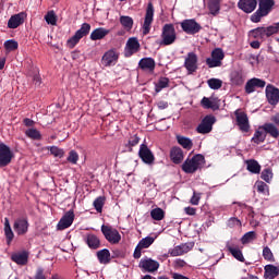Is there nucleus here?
Returning a JSON list of instances; mask_svg holds the SVG:
<instances>
[{"instance_id": "nucleus-1", "label": "nucleus", "mask_w": 279, "mask_h": 279, "mask_svg": "<svg viewBox=\"0 0 279 279\" xmlns=\"http://www.w3.org/2000/svg\"><path fill=\"white\" fill-rule=\"evenodd\" d=\"M206 165V158L197 154L192 158H187L182 165V171L184 173H195V171H199Z\"/></svg>"}, {"instance_id": "nucleus-2", "label": "nucleus", "mask_w": 279, "mask_h": 279, "mask_svg": "<svg viewBox=\"0 0 279 279\" xmlns=\"http://www.w3.org/2000/svg\"><path fill=\"white\" fill-rule=\"evenodd\" d=\"M178 40V34L175 33V26L173 24H165L161 31V39L159 45L161 47H169Z\"/></svg>"}, {"instance_id": "nucleus-3", "label": "nucleus", "mask_w": 279, "mask_h": 279, "mask_svg": "<svg viewBox=\"0 0 279 279\" xmlns=\"http://www.w3.org/2000/svg\"><path fill=\"white\" fill-rule=\"evenodd\" d=\"M274 5H276V1L274 0H259L257 11L251 15L252 23H260V19H263V16H267V14L271 12Z\"/></svg>"}, {"instance_id": "nucleus-4", "label": "nucleus", "mask_w": 279, "mask_h": 279, "mask_svg": "<svg viewBox=\"0 0 279 279\" xmlns=\"http://www.w3.org/2000/svg\"><path fill=\"white\" fill-rule=\"evenodd\" d=\"M101 232L106 241H108V243H110L111 245H117L118 243H121V233H119V230L110 226L102 225Z\"/></svg>"}, {"instance_id": "nucleus-5", "label": "nucleus", "mask_w": 279, "mask_h": 279, "mask_svg": "<svg viewBox=\"0 0 279 279\" xmlns=\"http://www.w3.org/2000/svg\"><path fill=\"white\" fill-rule=\"evenodd\" d=\"M236 125L240 130V132L247 133L250 132V118L247 117V113L245 111H242L241 109H236L234 111Z\"/></svg>"}, {"instance_id": "nucleus-6", "label": "nucleus", "mask_w": 279, "mask_h": 279, "mask_svg": "<svg viewBox=\"0 0 279 279\" xmlns=\"http://www.w3.org/2000/svg\"><path fill=\"white\" fill-rule=\"evenodd\" d=\"M88 34H90V24L83 23L81 28L75 32L74 36H72L68 40L69 47H71L73 49V47H75V45H77V43H80V40H82V38H84V36H88Z\"/></svg>"}, {"instance_id": "nucleus-7", "label": "nucleus", "mask_w": 279, "mask_h": 279, "mask_svg": "<svg viewBox=\"0 0 279 279\" xmlns=\"http://www.w3.org/2000/svg\"><path fill=\"white\" fill-rule=\"evenodd\" d=\"M223 58H226L223 50L221 48H216L211 51V58L206 59V64L209 69L221 66Z\"/></svg>"}, {"instance_id": "nucleus-8", "label": "nucleus", "mask_w": 279, "mask_h": 279, "mask_svg": "<svg viewBox=\"0 0 279 279\" xmlns=\"http://www.w3.org/2000/svg\"><path fill=\"white\" fill-rule=\"evenodd\" d=\"M217 122L215 116H206L196 128L198 134H210L213 125Z\"/></svg>"}, {"instance_id": "nucleus-9", "label": "nucleus", "mask_w": 279, "mask_h": 279, "mask_svg": "<svg viewBox=\"0 0 279 279\" xmlns=\"http://www.w3.org/2000/svg\"><path fill=\"white\" fill-rule=\"evenodd\" d=\"M181 29L185 34H190L191 36H195V34H199L202 32V25L197 23L195 20H184L181 22Z\"/></svg>"}, {"instance_id": "nucleus-10", "label": "nucleus", "mask_w": 279, "mask_h": 279, "mask_svg": "<svg viewBox=\"0 0 279 279\" xmlns=\"http://www.w3.org/2000/svg\"><path fill=\"white\" fill-rule=\"evenodd\" d=\"M12 158H14V154L10 146L0 143V167H8L12 162Z\"/></svg>"}, {"instance_id": "nucleus-11", "label": "nucleus", "mask_w": 279, "mask_h": 279, "mask_svg": "<svg viewBox=\"0 0 279 279\" xmlns=\"http://www.w3.org/2000/svg\"><path fill=\"white\" fill-rule=\"evenodd\" d=\"M142 271H147L148 274H154V271H158L160 267V263L149 257H144L140 260L138 265Z\"/></svg>"}, {"instance_id": "nucleus-12", "label": "nucleus", "mask_w": 279, "mask_h": 279, "mask_svg": "<svg viewBox=\"0 0 279 279\" xmlns=\"http://www.w3.org/2000/svg\"><path fill=\"white\" fill-rule=\"evenodd\" d=\"M138 51H141V43H138V38H129L124 48V57L132 58V56H134V53H138Z\"/></svg>"}, {"instance_id": "nucleus-13", "label": "nucleus", "mask_w": 279, "mask_h": 279, "mask_svg": "<svg viewBox=\"0 0 279 279\" xmlns=\"http://www.w3.org/2000/svg\"><path fill=\"white\" fill-rule=\"evenodd\" d=\"M151 23H154V4L149 2L146 9V14L143 24L144 36H147V34L151 32Z\"/></svg>"}, {"instance_id": "nucleus-14", "label": "nucleus", "mask_w": 279, "mask_h": 279, "mask_svg": "<svg viewBox=\"0 0 279 279\" xmlns=\"http://www.w3.org/2000/svg\"><path fill=\"white\" fill-rule=\"evenodd\" d=\"M154 241H156V238L154 236L143 238L134 250L133 258H141L143 250H147V247H151V245H154Z\"/></svg>"}, {"instance_id": "nucleus-15", "label": "nucleus", "mask_w": 279, "mask_h": 279, "mask_svg": "<svg viewBox=\"0 0 279 279\" xmlns=\"http://www.w3.org/2000/svg\"><path fill=\"white\" fill-rule=\"evenodd\" d=\"M117 62H119V51L117 49L106 51L101 58L102 66H114Z\"/></svg>"}, {"instance_id": "nucleus-16", "label": "nucleus", "mask_w": 279, "mask_h": 279, "mask_svg": "<svg viewBox=\"0 0 279 279\" xmlns=\"http://www.w3.org/2000/svg\"><path fill=\"white\" fill-rule=\"evenodd\" d=\"M13 230L19 236L25 235L29 231V221L25 217L15 219Z\"/></svg>"}, {"instance_id": "nucleus-17", "label": "nucleus", "mask_w": 279, "mask_h": 279, "mask_svg": "<svg viewBox=\"0 0 279 279\" xmlns=\"http://www.w3.org/2000/svg\"><path fill=\"white\" fill-rule=\"evenodd\" d=\"M138 156L145 165H154V160H156L154 153H151V149L145 144L140 146Z\"/></svg>"}, {"instance_id": "nucleus-18", "label": "nucleus", "mask_w": 279, "mask_h": 279, "mask_svg": "<svg viewBox=\"0 0 279 279\" xmlns=\"http://www.w3.org/2000/svg\"><path fill=\"white\" fill-rule=\"evenodd\" d=\"M197 54L195 52H189L185 57L184 68L189 75H193L197 71Z\"/></svg>"}, {"instance_id": "nucleus-19", "label": "nucleus", "mask_w": 279, "mask_h": 279, "mask_svg": "<svg viewBox=\"0 0 279 279\" xmlns=\"http://www.w3.org/2000/svg\"><path fill=\"white\" fill-rule=\"evenodd\" d=\"M73 221H75V214L73 210H69L58 222L57 229L66 230V228H71V226H73Z\"/></svg>"}, {"instance_id": "nucleus-20", "label": "nucleus", "mask_w": 279, "mask_h": 279, "mask_svg": "<svg viewBox=\"0 0 279 279\" xmlns=\"http://www.w3.org/2000/svg\"><path fill=\"white\" fill-rule=\"evenodd\" d=\"M11 260L15 263V265H20L21 267L27 265L29 263V252L20 251L11 254Z\"/></svg>"}, {"instance_id": "nucleus-21", "label": "nucleus", "mask_w": 279, "mask_h": 279, "mask_svg": "<svg viewBox=\"0 0 279 279\" xmlns=\"http://www.w3.org/2000/svg\"><path fill=\"white\" fill-rule=\"evenodd\" d=\"M83 241L89 250H99L101 247V240L95 233H86L83 235Z\"/></svg>"}, {"instance_id": "nucleus-22", "label": "nucleus", "mask_w": 279, "mask_h": 279, "mask_svg": "<svg viewBox=\"0 0 279 279\" xmlns=\"http://www.w3.org/2000/svg\"><path fill=\"white\" fill-rule=\"evenodd\" d=\"M266 98L270 106H278L279 102V89L272 85L266 86Z\"/></svg>"}, {"instance_id": "nucleus-23", "label": "nucleus", "mask_w": 279, "mask_h": 279, "mask_svg": "<svg viewBox=\"0 0 279 279\" xmlns=\"http://www.w3.org/2000/svg\"><path fill=\"white\" fill-rule=\"evenodd\" d=\"M266 84L267 83L260 78H251L246 82L245 93H247V95H252V93L256 90L255 88H265Z\"/></svg>"}, {"instance_id": "nucleus-24", "label": "nucleus", "mask_w": 279, "mask_h": 279, "mask_svg": "<svg viewBox=\"0 0 279 279\" xmlns=\"http://www.w3.org/2000/svg\"><path fill=\"white\" fill-rule=\"evenodd\" d=\"M25 12L17 13L15 15H12L8 21V27L9 29H16V27H20V25H23L25 23L26 19Z\"/></svg>"}, {"instance_id": "nucleus-25", "label": "nucleus", "mask_w": 279, "mask_h": 279, "mask_svg": "<svg viewBox=\"0 0 279 279\" xmlns=\"http://www.w3.org/2000/svg\"><path fill=\"white\" fill-rule=\"evenodd\" d=\"M256 5H258L256 0H240L238 2V8L245 12V14H252L256 10Z\"/></svg>"}, {"instance_id": "nucleus-26", "label": "nucleus", "mask_w": 279, "mask_h": 279, "mask_svg": "<svg viewBox=\"0 0 279 279\" xmlns=\"http://www.w3.org/2000/svg\"><path fill=\"white\" fill-rule=\"evenodd\" d=\"M193 250V243H184L181 245L174 246L169 251L171 256H182L183 254H189Z\"/></svg>"}, {"instance_id": "nucleus-27", "label": "nucleus", "mask_w": 279, "mask_h": 279, "mask_svg": "<svg viewBox=\"0 0 279 279\" xmlns=\"http://www.w3.org/2000/svg\"><path fill=\"white\" fill-rule=\"evenodd\" d=\"M138 66L142 71H149L150 73H154V70L156 69V61L150 57L143 58L140 60Z\"/></svg>"}, {"instance_id": "nucleus-28", "label": "nucleus", "mask_w": 279, "mask_h": 279, "mask_svg": "<svg viewBox=\"0 0 279 279\" xmlns=\"http://www.w3.org/2000/svg\"><path fill=\"white\" fill-rule=\"evenodd\" d=\"M208 10L209 14L213 16H217L219 12H221V0H204Z\"/></svg>"}, {"instance_id": "nucleus-29", "label": "nucleus", "mask_w": 279, "mask_h": 279, "mask_svg": "<svg viewBox=\"0 0 279 279\" xmlns=\"http://www.w3.org/2000/svg\"><path fill=\"white\" fill-rule=\"evenodd\" d=\"M230 82L233 86H243L245 83V76L243 71L235 70L230 74Z\"/></svg>"}, {"instance_id": "nucleus-30", "label": "nucleus", "mask_w": 279, "mask_h": 279, "mask_svg": "<svg viewBox=\"0 0 279 279\" xmlns=\"http://www.w3.org/2000/svg\"><path fill=\"white\" fill-rule=\"evenodd\" d=\"M170 158L174 165H180L184 160V151L180 147H173L170 150Z\"/></svg>"}, {"instance_id": "nucleus-31", "label": "nucleus", "mask_w": 279, "mask_h": 279, "mask_svg": "<svg viewBox=\"0 0 279 279\" xmlns=\"http://www.w3.org/2000/svg\"><path fill=\"white\" fill-rule=\"evenodd\" d=\"M267 138V134L265 133V129L263 125H259L252 137V143L255 145H260Z\"/></svg>"}, {"instance_id": "nucleus-32", "label": "nucleus", "mask_w": 279, "mask_h": 279, "mask_svg": "<svg viewBox=\"0 0 279 279\" xmlns=\"http://www.w3.org/2000/svg\"><path fill=\"white\" fill-rule=\"evenodd\" d=\"M264 269H265L264 278H266V279L278 278V276H279V268H278V266L266 265Z\"/></svg>"}, {"instance_id": "nucleus-33", "label": "nucleus", "mask_w": 279, "mask_h": 279, "mask_svg": "<svg viewBox=\"0 0 279 279\" xmlns=\"http://www.w3.org/2000/svg\"><path fill=\"white\" fill-rule=\"evenodd\" d=\"M262 128H264V132L267 134H269V136H271L272 138H278L279 137V130L278 126H276V124L274 123H265L262 125Z\"/></svg>"}, {"instance_id": "nucleus-34", "label": "nucleus", "mask_w": 279, "mask_h": 279, "mask_svg": "<svg viewBox=\"0 0 279 279\" xmlns=\"http://www.w3.org/2000/svg\"><path fill=\"white\" fill-rule=\"evenodd\" d=\"M109 34H110V31L104 27L96 28L90 34V40H101L106 38V36H108Z\"/></svg>"}, {"instance_id": "nucleus-35", "label": "nucleus", "mask_w": 279, "mask_h": 279, "mask_svg": "<svg viewBox=\"0 0 279 279\" xmlns=\"http://www.w3.org/2000/svg\"><path fill=\"white\" fill-rule=\"evenodd\" d=\"M97 258L101 265H108V263H110V251L108 248L98 251Z\"/></svg>"}, {"instance_id": "nucleus-36", "label": "nucleus", "mask_w": 279, "mask_h": 279, "mask_svg": "<svg viewBox=\"0 0 279 279\" xmlns=\"http://www.w3.org/2000/svg\"><path fill=\"white\" fill-rule=\"evenodd\" d=\"M4 235L7 238V243L10 245L14 239V232L12 231V227L10 226V219H4Z\"/></svg>"}, {"instance_id": "nucleus-37", "label": "nucleus", "mask_w": 279, "mask_h": 279, "mask_svg": "<svg viewBox=\"0 0 279 279\" xmlns=\"http://www.w3.org/2000/svg\"><path fill=\"white\" fill-rule=\"evenodd\" d=\"M177 141L183 149L191 150L193 149V141L189 137L182 136V135H177Z\"/></svg>"}, {"instance_id": "nucleus-38", "label": "nucleus", "mask_w": 279, "mask_h": 279, "mask_svg": "<svg viewBox=\"0 0 279 279\" xmlns=\"http://www.w3.org/2000/svg\"><path fill=\"white\" fill-rule=\"evenodd\" d=\"M230 254L235 258V260H239L240 263H245V257L243 256V252L240 251L239 247L234 246H228L227 247Z\"/></svg>"}, {"instance_id": "nucleus-39", "label": "nucleus", "mask_w": 279, "mask_h": 279, "mask_svg": "<svg viewBox=\"0 0 279 279\" xmlns=\"http://www.w3.org/2000/svg\"><path fill=\"white\" fill-rule=\"evenodd\" d=\"M246 169L251 173H260V165L254 159L246 161Z\"/></svg>"}, {"instance_id": "nucleus-40", "label": "nucleus", "mask_w": 279, "mask_h": 279, "mask_svg": "<svg viewBox=\"0 0 279 279\" xmlns=\"http://www.w3.org/2000/svg\"><path fill=\"white\" fill-rule=\"evenodd\" d=\"M163 88H169V78L160 77L155 84V93H160Z\"/></svg>"}, {"instance_id": "nucleus-41", "label": "nucleus", "mask_w": 279, "mask_h": 279, "mask_svg": "<svg viewBox=\"0 0 279 279\" xmlns=\"http://www.w3.org/2000/svg\"><path fill=\"white\" fill-rule=\"evenodd\" d=\"M120 23L124 27V29H132L134 27V20L131 16L122 15L120 16Z\"/></svg>"}, {"instance_id": "nucleus-42", "label": "nucleus", "mask_w": 279, "mask_h": 279, "mask_svg": "<svg viewBox=\"0 0 279 279\" xmlns=\"http://www.w3.org/2000/svg\"><path fill=\"white\" fill-rule=\"evenodd\" d=\"M150 217L155 221H162V219H165V210H162V208L157 207L150 211Z\"/></svg>"}, {"instance_id": "nucleus-43", "label": "nucleus", "mask_w": 279, "mask_h": 279, "mask_svg": "<svg viewBox=\"0 0 279 279\" xmlns=\"http://www.w3.org/2000/svg\"><path fill=\"white\" fill-rule=\"evenodd\" d=\"M207 84L209 88H211V90H219V88L223 86V81H221L220 78H209L207 81Z\"/></svg>"}, {"instance_id": "nucleus-44", "label": "nucleus", "mask_w": 279, "mask_h": 279, "mask_svg": "<svg viewBox=\"0 0 279 279\" xmlns=\"http://www.w3.org/2000/svg\"><path fill=\"white\" fill-rule=\"evenodd\" d=\"M252 36L254 38H267V28L266 27H257L253 31H251Z\"/></svg>"}, {"instance_id": "nucleus-45", "label": "nucleus", "mask_w": 279, "mask_h": 279, "mask_svg": "<svg viewBox=\"0 0 279 279\" xmlns=\"http://www.w3.org/2000/svg\"><path fill=\"white\" fill-rule=\"evenodd\" d=\"M45 21L48 25H57L58 23V16L56 15V12L53 11H49L46 15H45Z\"/></svg>"}, {"instance_id": "nucleus-46", "label": "nucleus", "mask_w": 279, "mask_h": 279, "mask_svg": "<svg viewBox=\"0 0 279 279\" xmlns=\"http://www.w3.org/2000/svg\"><path fill=\"white\" fill-rule=\"evenodd\" d=\"M25 134L28 138H33V141H40V131L36 129H28L25 131Z\"/></svg>"}, {"instance_id": "nucleus-47", "label": "nucleus", "mask_w": 279, "mask_h": 279, "mask_svg": "<svg viewBox=\"0 0 279 279\" xmlns=\"http://www.w3.org/2000/svg\"><path fill=\"white\" fill-rule=\"evenodd\" d=\"M4 48L7 51H16L19 49V43L14 39H9L4 41Z\"/></svg>"}, {"instance_id": "nucleus-48", "label": "nucleus", "mask_w": 279, "mask_h": 279, "mask_svg": "<svg viewBox=\"0 0 279 279\" xmlns=\"http://www.w3.org/2000/svg\"><path fill=\"white\" fill-rule=\"evenodd\" d=\"M254 239H256V232H254V231H248V232H246V233L242 236L241 241H242L243 245H245V244H247V243H252V241H254Z\"/></svg>"}, {"instance_id": "nucleus-49", "label": "nucleus", "mask_w": 279, "mask_h": 279, "mask_svg": "<svg viewBox=\"0 0 279 279\" xmlns=\"http://www.w3.org/2000/svg\"><path fill=\"white\" fill-rule=\"evenodd\" d=\"M278 32L279 22L266 27V38H269V36H274V34H278Z\"/></svg>"}, {"instance_id": "nucleus-50", "label": "nucleus", "mask_w": 279, "mask_h": 279, "mask_svg": "<svg viewBox=\"0 0 279 279\" xmlns=\"http://www.w3.org/2000/svg\"><path fill=\"white\" fill-rule=\"evenodd\" d=\"M263 257L265 260H269V263H274L276 259L274 258V253L269 246H265L263 250Z\"/></svg>"}, {"instance_id": "nucleus-51", "label": "nucleus", "mask_w": 279, "mask_h": 279, "mask_svg": "<svg viewBox=\"0 0 279 279\" xmlns=\"http://www.w3.org/2000/svg\"><path fill=\"white\" fill-rule=\"evenodd\" d=\"M105 202H106V199L101 196L97 197L94 201V207H95V210H97V213H101V210H104Z\"/></svg>"}, {"instance_id": "nucleus-52", "label": "nucleus", "mask_w": 279, "mask_h": 279, "mask_svg": "<svg viewBox=\"0 0 279 279\" xmlns=\"http://www.w3.org/2000/svg\"><path fill=\"white\" fill-rule=\"evenodd\" d=\"M274 178V172H271V169H265L262 172V180L264 182L270 183Z\"/></svg>"}, {"instance_id": "nucleus-53", "label": "nucleus", "mask_w": 279, "mask_h": 279, "mask_svg": "<svg viewBox=\"0 0 279 279\" xmlns=\"http://www.w3.org/2000/svg\"><path fill=\"white\" fill-rule=\"evenodd\" d=\"M256 186H257L258 193H263L264 195H267L269 193V186L267 185V183L263 181H258L256 183Z\"/></svg>"}, {"instance_id": "nucleus-54", "label": "nucleus", "mask_w": 279, "mask_h": 279, "mask_svg": "<svg viewBox=\"0 0 279 279\" xmlns=\"http://www.w3.org/2000/svg\"><path fill=\"white\" fill-rule=\"evenodd\" d=\"M49 151L54 158H62L64 156V150L62 148H58L57 146H52L49 148Z\"/></svg>"}, {"instance_id": "nucleus-55", "label": "nucleus", "mask_w": 279, "mask_h": 279, "mask_svg": "<svg viewBox=\"0 0 279 279\" xmlns=\"http://www.w3.org/2000/svg\"><path fill=\"white\" fill-rule=\"evenodd\" d=\"M77 160H80V155L75 150H71L68 156V162H71V165H77Z\"/></svg>"}, {"instance_id": "nucleus-56", "label": "nucleus", "mask_w": 279, "mask_h": 279, "mask_svg": "<svg viewBox=\"0 0 279 279\" xmlns=\"http://www.w3.org/2000/svg\"><path fill=\"white\" fill-rule=\"evenodd\" d=\"M228 227L229 228H241V220H239V218H230L228 220Z\"/></svg>"}, {"instance_id": "nucleus-57", "label": "nucleus", "mask_w": 279, "mask_h": 279, "mask_svg": "<svg viewBox=\"0 0 279 279\" xmlns=\"http://www.w3.org/2000/svg\"><path fill=\"white\" fill-rule=\"evenodd\" d=\"M138 143H141V137L138 135H132L129 138V147H136Z\"/></svg>"}, {"instance_id": "nucleus-58", "label": "nucleus", "mask_w": 279, "mask_h": 279, "mask_svg": "<svg viewBox=\"0 0 279 279\" xmlns=\"http://www.w3.org/2000/svg\"><path fill=\"white\" fill-rule=\"evenodd\" d=\"M201 104H202V106L204 107V108H213V100H210L209 98H207V97H204L203 99H202V101H201Z\"/></svg>"}, {"instance_id": "nucleus-59", "label": "nucleus", "mask_w": 279, "mask_h": 279, "mask_svg": "<svg viewBox=\"0 0 279 279\" xmlns=\"http://www.w3.org/2000/svg\"><path fill=\"white\" fill-rule=\"evenodd\" d=\"M157 108L159 110H167V108H169V102H167L165 100H160L157 102Z\"/></svg>"}, {"instance_id": "nucleus-60", "label": "nucleus", "mask_w": 279, "mask_h": 279, "mask_svg": "<svg viewBox=\"0 0 279 279\" xmlns=\"http://www.w3.org/2000/svg\"><path fill=\"white\" fill-rule=\"evenodd\" d=\"M191 204L193 206H197L199 204V195L196 194L195 192H194V194H193V196L191 198Z\"/></svg>"}, {"instance_id": "nucleus-61", "label": "nucleus", "mask_w": 279, "mask_h": 279, "mask_svg": "<svg viewBox=\"0 0 279 279\" xmlns=\"http://www.w3.org/2000/svg\"><path fill=\"white\" fill-rule=\"evenodd\" d=\"M184 213H186L190 216H194L195 213H197V209H195L194 207H185Z\"/></svg>"}, {"instance_id": "nucleus-62", "label": "nucleus", "mask_w": 279, "mask_h": 279, "mask_svg": "<svg viewBox=\"0 0 279 279\" xmlns=\"http://www.w3.org/2000/svg\"><path fill=\"white\" fill-rule=\"evenodd\" d=\"M174 265H175V267H185L186 262L184 259L178 258V259L174 260Z\"/></svg>"}, {"instance_id": "nucleus-63", "label": "nucleus", "mask_w": 279, "mask_h": 279, "mask_svg": "<svg viewBox=\"0 0 279 279\" xmlns=\"http://www.w3.org/2000/svg\"><path fill=\"white\" fill-rule=\"evenodd\" d=\"M33 82H34L35 86H40V84H41L40 75L39 74L33 75Z\"/></svg>"}, {"instance_id": "nucleus-64", "label": "nucleus", "mask_w": 279, "mask_h": 279, "mask_svg": "<svg viewBox=\"0 0 279 279\" xmlns=\"http://www.w3.org/2000/svg\"><path fill=\"white\" fill-rule=\"evenodd\" d=\"M36 279H45V274H43V270H38L36 276H35Z\"/></svg>"}]
</instances>
